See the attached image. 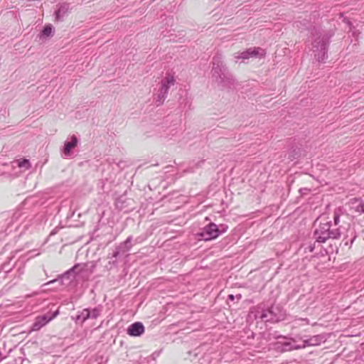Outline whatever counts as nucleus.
Listing matches in <instances>:
<instances>
[{
    "label": "nucleus",
    "mask_w": 364,
    "mask_h": 364,
    "mask_svg": "<svg viewBox=\"0 0 364 364\" xmlns=\"http://www.w3.org/2000/svg\"><path fill=\"white\" fill-rule=\"evenodd\" d=\"M314 39L312 42L315 56L319 62L323 61L327 58L328 46L330 43L331 35L326 32H321L319 30L314 28Z\"/></svg>",
    "instance_id": "1"
},
{
    "label": "nucleus",
    "mask_w": 364,
    "mask_h": 364,
    "mask_svg": "<svg viewBox=\"0 0 364 364\" xmlns=\"http://www.w3.org/2000/svg\"><path fill=\"white\" fill-rule=\"evenodd\" d=\"M341 235L340 228H333L331 221L320 223L318 228L314 231L316 241L321 243H323L329 239H338Z\"/></svg>",
    "instance_id": "2"
},
{
    "label": "nucleus",
    "mask_w": 364,
    "mask_h": 364,
    "mask_svg": "<svg viewBox=\"0 0 364 364\" xmlns=\"http://www.w3.org/2000/svg\"><path fill=\"white\" fill-rule=\"evenodd\" d=\"M284 311L279 306H272L263 310L258 317L265 322L276 323L284 318Z\"/></svg>",
    "instance_id": "3"
},
{
    "label": "nucleus",
    "mask_w": 364,
    "mask_h": 364,
    "mask_svg": "<svg viewBox=\"0 0 364 364\" xmlns=\"http://www.w3.org/2000/svg\"><path fill=\"white\" fill-rule=\"evenodd\" d=\"M95 265L92 264V265L89 267L88 264L82 263V264H77L74 267H73L71 269L68 270L66 272H65L61 276H59L58 279H53L47 283H45L43 286H47L50 284H53L60 279H62L63 278H69V276L72 274H82L84 272H88L89 274H91L93 272V269L95 268Z\"/></svg>",
    "instance_id": "4"
},
{
    "label": "nucleus",
    "mask_w": 364,
    "mask_h": 364,
    "mask_svg": "<svg viewBox=\"0 0 364 364\" xmlns=\"http://www.w3.org/2000/svg\"><path fill=\"white\" fill-rule=\"evenodd\" d=\"M227 227L222 226V229H219L218 226L210 223L203 229L202 232L198 233L200 240L208 241L217 238L220 234L225 232Z\"/></svg>",
    "instance_id": "5"
},
{
    "label": "nucleus",
    "mask_w": 364,
    "mask_h": 364,
    "mask_svg": "<svg viewBox=\"0 0 364 364\" xmlns=\"http://www.w3.org/2000/svg\"><path fill=\"white\" fill-rule=\"evenodd\" d=\"M174 82L175 80L173 76L170 75H167L164 79L161 80L159 93L157 94V97L156 98V106H160L164 103L168 93L170 87L173 85Z\"/></svg>",
    "instance_id": "6"
},
{
    "label": "nucleus",
    "mask_w": 364,
    "mask_h": 364,
    "mask_svg": "<svg viewBox=\"0 0 364 364\" xmlns=\"http://www.w3.org/2000/svg\"><path fill=\"white\" fill-rule=\"evenodd\" d=\"M213 68L211 70L212 79L214 82L220 78V76L228 71V68L223 61L221 55H216L213 58Z\"/></svg>",
    "instance_id": "7"
},
{
    "label": "nucleus",
    "mask_w": 364,
    "mask_h": 364,
    "mask_svg": "<svg viewBox=\"0 0 364 364\" xmlns=\"http://www.w3.org/2000/svg\"><path fill=\"white\" fill-rule=\"evenodd\" d=\"M265 55L264 50L260 48H250L242 52L235 53L234 57L235 59L247 60L251 57L262 58Z\"/></svg>",
    "instance_id": "8"
},
{
    "label": "nucleus",
    "mask_w": 364,
    "mask_h": 364,
    "mask_svg": "<svg viewBox=\"0 0 364 364\" xmlns=\"http://www.w3.org/2000/svg\"><path fill=\"white\" fill-rule=\"evenodd\" d=\"M221 89H230L235 84V79L232 75L228 70L220 76L215 82Z\"/></svg>",
    "instance_id": "9"
},
{
    "label": "nucleus",
    "mask_w": 364,
    "mask_h": 364,
    "mask_svg": "<svg viewBox=\"0 0 364 364\" xmlns=\"http://www.w3.org/2000/svg\"><path fill=\"white\" fill-rule=\"evenodd\" d=\"M326 340V338L323 334L315 335L310 336L309 338H305L303 340V343H301L300 347L301 349H303L308 346H316L322 343H324Z\"/></svg>",
    "instance_id": "10"
},
{
    "label": "nucleus",
    "mask_w": 364,
    "mask_h": 364,
    "mask_svg": "<svg viewBox=\"0 0 364 364\" xmlns=\"http://www.w3.org/2000/svg\"><path fill=\"white\" fill-rule=\"evenodd\" d=\"M273 346L274 348L279 353H284L301 349L300 346H294V343L290 341L284 342L278 341L274 343Z\"/></svg>",
    "instance_id": "11"
},
{
    "label": "nucleus",
    "mask_w": 364,
    "mask_h": 364,
    "mask_svg": "<svg viewBox=\"0 0 364 364\" xmlns=\"http://www.w3.org/2000/svg\"><path fill=\"white\" fill-rule=\"evenodd\" d=\"M58 314V312L55 311L50 316H48V315H43V316H38L32 325V328H31L32 331L40 330L43 326H44L50 321H51L53 318H55Z\"/></svg>",
    "instance_id": "12"
},
{
    "label": "nucleus",
    "mask_w": 364,
    "mask_h": 364,
    "mask_svg": "<svg viewBox=\"0 0 364 364\" xmlns=\"http://www.w3.org/2000/svg\"><path fill=\"white\" fill-rule=\"evenodd\" d=\"M132 237L129 236L127 238V240L120 243L116 248L113 252L112 257L117 258L120 254H124L125 252H129L132 247Z\"/></svg>",
    "instance_id": "13"
},
{
    "label": "nucleus",
    "mask_w": 364,
    "mask_h": 364,
    "mask_svg": "<svg viewBox=\"0 0 364 364\" xmlns=\"http://www.w3.org/2000/svg\"><path fill=\"white\" fill-rule=\"evenodd\" d=\"M144 332V327L141 322H135L131 324L127 329V333L132 336H139Z\"/></svg>",
    "instance_id": "14"
},
{
    "label": "nucleus",
    "mask_w": 364,
    "mask_h": 364,
    "mask_svg": "<svg viewBox=\"0 0 364 364\" xmlns=\"http://www.w3.org/2000/svg\"><path fill=\"white\" fill-rule=\"evenodd\" d=\"M58 8L55 12V19L57 21H63L64 17L68 14L70 5L67 3H63L58 5Z\"/></svg>",
    "instance_id": "15"
},
{
    "label": "nucleus",
    "mask_w": 364,
    "mask_h": 364,
    "mask_svg": "<svg viewBox=\"0 0 364 364\" xmlns=\"http://www.w3.org/2000/svg\"><path fill=\"white\" fill-rule=\"evenodd\" d=\"M79 141L75 135H73L70 137V141H65L64 144L63 153L65 156L70 155V151L73 149L77 146Z\"/></svg>",
    "instance_id": "16"
},
{
    "label": "nucleus",
    "mask_w": 364,
    "mask_h": 364,
    "mask_svg": "<svg viewBox=\"0 0 364 364\" xmlns=\"http://www.w3.org/2000/svg\"><path fill=\"white\" fill-rule=\"evenodd\" d=\"M89 318H90V309H85L76 316L75 320H76V321H80L81 323H83Z\"/></svg>",
    "instance_id": "17"
},
{
    "label": "nucleus",
    "mask_w": 364,
    "mask_h": 364,
    "mask_svg": "<svg viewBox=\"0 0 364 364\" xmlns=\"http://www.w3.org/2000/svg\"><path fill=\"white\" fill-rule=\"evenodd\" d=\"M52 33H53V26L50 24L46 25L42 30L41 33H40L39 38H42L50 37L52 36Z\"/></svg>",
    "instance_id": "18"
},
{
    "label": "nucleus",
    "mask_w": 364,
    "mask_h": 364,
    "mask_svg": "<svg viewBox=\"0 0 364 364\" xmlns=\"http://www.w3.org/2000/svg\"><path fill=\"white\" fill-rule=\"evenodd\" d=\"M11 260V258H10L7 262H4L1 267V269L2 271H4L6 273L10 272L14 267L13 265L10 264Z\"/></svg>",
    "instance_id": "19"
},
{
    "label": "nucleus",
    "mask_w": 364,
    "mask_h": 364,
    "mask_svg": "<svg viewBox=\"0 0 364 364\" xmlns=\"http://www.w3.org/2000/svg\"><path fill=\"white\" fill-rule=\"evenodd\" d=\"M285 338V339H289L293 343H296L299 341H301L303 342V340L304 339V338L301 337L299 335H296L294 337H290V338H288L287 336H282V335L278 336L277 337V338Z\"/></svg>",
    "instance_id": "20"
},
{
    "label": "nucleus",
    "mask_w": 364,
    "mask_h": 364,
    "mask_svg": "<svg viewBox=\"0 0 364 364\" xmlns=\"http://www.w3.org/2000/svg\"><path fill=\"white\" fill-rule=\"evenodd\" d=\"M203 160L199 161L198 162L196 163L193 166L188 168L184 171L187 173H193L196 168L201 167V165L203 164Z\"/></svg>",
    "instance_id": "21"
},
{
    "label": "nucleus",
    "mask_w": 364,
    "mask_h": 364,
    "mask_svg": "<svg viewBox=\"0 0 364 364\" xmlns=\"http://www.w3.org/2000/svg\"><path fill=\"white\" fill-rule=\"evenodd\" d=\"M340 209H337L334 211L333 225L336 228H338L337 226L339 225L340 223Z\"/></svg>",
    "instance_id": "22"
},
{
    "label": "nucleus",
    "mask_w": 364,
    "mask_h": 364,
    "mask_svg": "<svg viewBox=\"0 0 364 364\" xmlns=\"http://www.w3.org/2000/svg\"><path fill=\"white\" fill-rule=\"evenodd\" d=\"M18 166L20 168H25V169L28 170L31 168V164L29 162V160L28 159H23L21 161L18 162Z\"/></svg>",
    "instance_id": "23"
},
{
    "label": "nucleus",
    "mask_w": 364,
    "mask_h": 364,
    "mask_svg": "<svg viewBox=\"0 0 364 364\" xmlns=\"http://www.w3.org/2000/svg\"><path fill=\"white\" fill-rule=\"evenodd\" d=\"M100 315V310L97 308L93 309L92 311L90 310V318L93 319L97 318Z\"/></svg>",
    "instance_id": "24"
},
{
    "label": "nucleus",
    "mask_w": 364,
    "mask_h": 364,
    "mask_svg": "<svg viewBox=\"0 0 364 364\" xmlns=\"http://www.w3.org/2000/svg\"><path fill=\"white\" fill-rule=\"evenodd\" d=\"M356 210L358 212H359V213H364V203L360 204L357 207V210Z\"/></svg>",
    "instance_id": "25"
},
{
    "label": "nucleus",
    "mask_w": 364,
    "mask_h": 364,
    "mask_svg": "<svg viewBox=\"0 0 364 364\" xmlns=\"http://www.w3.org/2000/svg\"><path fill=\"white\" fill-rule=\"evenodd\" d=\"M20 216V213L18 212H16L14 214V217L16 218V219H18V217Z\"/></svg>",
    "instance_id": "26"
},
{
    "label": "nucleus",
    "mask_w": 364,
    "mask_h": 364,
    "mask_svg": "<svg viewBox=\"0 0 364 364\" xmlns=\"http://www.w3.org/2000/svg\"><path fill=\"white\" fill-rule=\"evenodd\" d=\"M234 299H235V296H234V295H232V294H230V295L228 296V299H230V300H231V301H233V300H234Z\"/></svg>",
    "instance_id": "27"
},
{
    "label": "nucleus",
    "mask_w": 364,
    "mask_h": 364,
    "mask_svg": "<svg viewBox=\"0 0 364 364\" xmlns=\"http://www.w3.org/2000/svg\"><path fill=\"white\" fill-rule=\"evenodd\" d=\"M356 236L354 235L353 237H352V239L350 240V245H351L353 242V241L355 240Z\"/></svg>",
    "instance_id": "28"
},
{
    "label": "nucleus",
    "mask_w": 364,
    "mask_h": 364,
    "mask_svg": "<svg viewBox=\"0 0 364 364\" xmlns=\"http://www.w3.org/2000/svg\"><path fill=\"white\" fill-rule=\"evenodd\" d=\"M299 23H300L299 22H296V27H297V28H300V26H299Z\"/></svg>",
    "instance_id": "29"
},
{
    "label": "nucleus",
    "mask_w": 364,
    "mask_h": 364,
    "mask_svg": "<svg viewBox=\"0 0 364 364\" xmlns=\"http://www.w3.org/2000/svg\"><path fill=\"white\" fill-rule=\"evenodd\" d=\"M303 191H309V189H307V188L300 189V192L303 193Z\"/></svg>",
    "instance_id": "30"
},
{
    "label": "nucleus",
    "mask_w": 364,
    "mask_h": 364,
    "mask_svg": "<svg viewBox=\"0 0 364 364\" xmlns=\"http://www.w3.org/2000/svg\"><path fill=\"white\" fill-rule=\"evenodd\" d=\"M236 296H237V298L238 299H241V295H240V294H238V295H237Z\"/></svg>",
    "instance_id": "31"
},
{
    "label": "nucleus",
    "mask_w": 364,
    "mask_h": 364,
    "mask_svg": "<svg viewBox=\"0 0 364 364\" xmlns=\"http://www.w3.org/2000/svg\"><path fill=\"white\" fill-rule=\"evenodd\" d=\"M294 346H301V344H297L296 343H294Z\"/></svg>",
    "instance_id": "32"
},
{
    "label": "nucleus",
    "mask_w": 364,
    "mask_h": 364,
    "mask_svg": "<svg viewBox=\"0 0 364 364\" xmlns=\"http://www.w3.org/2000/svg\"><path fill=\"white\" fill-rule=\"evenodd\" d=\"M345 245H348V241H346V242H345Z\"/></svg>",
    "instance_id": "33"
},
{
    "label": "nucleus",
    "mask_w": 364,
    "mask_h": 364,
    "mask_svg": "<svg viewBox=\"0 0 364 364\" xmlns=\"http://www.w3.org/2000/svg\"><path fill=\"white\" fill-rule=\"evenodd\" d=\"M1 271V269H0V272Z\"/></svg>",
    "instance_id": "34"
}]
</instances>
